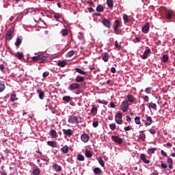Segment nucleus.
<instances>
[{"mask_svg":"<svg viewBox=\"0 0 175 175\" xmlns=\"http://www.w3.org/2000/svg\"><path fill=\"white\" fill-rule=\"evenodd\" d=\"M32 59L34 62L38 61L39 64H46V62H49V56L40 54L37 56L33 57Z\"/></svg>","mask_w":175,"mask_h":175,"instance_id":"nucleus-1","label":"nucleus"},{"mask_svg":"<svg viewBox=\"0 0 175 175\" xmlns=\"http://www.w3.org/2000/svg\"><path fill=\"white\" fill-rule=\"evenodd\" d=\"M115 121L118 125H122V113H121V112H118L116 113L115 116Z\"/></svg>","mask_w":175,"mask_h":175,"instance_id":"nucleus-2","label":"nucleus"},{"mask_svg":"<svg viewBox=\"0 0 175 175\" xmlns=\"http://www.w3.org/2000/svg\"><path fill=\"white\" fill-rule=\"evenodd\" d=\"M164 17L166 20H172L173 17V11L170 10H165L164 12Z\"/></svg>","mask_w":175,"mask_h":175,"instance_id":"nucleus-3","label":"nucleus"},{"mask_svg":"<svg viewBox=\"0 0 175 175\" xmlns=\"http://www.w3.org/2000/svg\"><path fill=\"white\" fill-rule=\"evenodd\" d=\"M120 107H121V110L125 113V111H128V109L129 107V103H128L127 100H124L122 101L121 105H120Z\"/></svg>","mask_w":175,"mask_h":175,"instance_id":"nucleus-4","label":"nucleus"},{"mask_svg":"<svg viewBox=\"0 0 175 175\" xmlns=\"http://www.w3.org/2000/svg\"><path fill=\"white\" fill-rule=\"evenodd\" d=\"M13 32H14V27H12L7 32V34L5 36L6 40H12V38L13 36Z\"/></svg>","mask_w":175,"mask_h":175,"instance_id":"nucleus-5","label":"nucleus"},{"mask_svg":"<svg viewBox=\"0 0 175 175\" xmlns=\"http://www.w3.org/2000/svg\"><path fill=\"white\" fill-rule=\"evenodd\" d=\"M79 89H80V84L77 83H71L68 86V90L70 91H75V90H79Z\"/></svg>","mask_w":175,"mask_h":175,"instance_id":"nucleus-6","label":"nucleus"},{"mask_svg":"<svg viewBox=\"0 0 175 175\" xmlns=\"http://www.w3.org/2000/svg\"><path fill=\"white\" fill-rule=\"evenodd\" d=\"M68 122L70 124H79V117L78 116H70L68 118Z\"/></svg>","mask_w":175,"mask_h":175,"instance_id":"nucleus-7","label":"nucleus"},{"mask_svg":"<svg viewBox=\"0 0 175 175\" xmlns=\"http://www.w3.org/2000/svg\"><path fill=\"white\" fill-rule=\"evenodd\" d=\"M111 139L115 143H117L118 144H122V139L120 138V137L117 135H112Z\"/></svg>","mask_w":175,"mask_h":175,"instance_id":"nucleus-8","label":"nucleus"},{"mask_svg":"<svg viewBox=\"0 0 175 175\" xmlns=\"http://www.w3.org/2000/svg\"><path fill=\"white\" fill-rule=\"evenodd\" d=\"M102 23L107 28H110L111 27V22L110 21L109 19L103 18L102 21Z\"/></svg>","mask_w":175,"mask_h":175,"instance_id":"nucleus-9","label":"nucleus"},{"mask_svg":"<svg viewBox=\"0 0 175 175\" xmlns=\"http://www.w3.org/2000/svg\"><path fill=\"white\" fill-rule=\"evenodd\" d=\"M63 133L64 135H65L66 136H68V137H70V136H72L73 135V131H72V129H62Z\"/></svg>","mask_w":175,"mask_h":175,"instance_id":"nucleus-10","label":"nucleus"},{"mask_svg":"<svg viewBox=\"0 0 175 175\" xmlns=\"http://www.w3.org/2000/svg\"><path fill=\"white\" fill-rule=\"evenodd\" d=\"M151 53V49H148L146 50L143 55H141L140 57L142 59H147V57H148V54Z\"/></svg>","mask_w":175,"mask_h":175,"instance_id":"nucleus-11","label":"nucleus"},{"mask_svg":"<svg viewBox=\"0 0 175 175\" xmlns=\"http://www.w3.org/2000/svg\"><path fill=\"white\" fill-rule=\"evenodd\" d=\"M81 139L83 143H87L90 140V135L88 134H83L81 136Z\"/></svg>","mask_w":175,"mask_h":175,"instance_id":"nucleus-12","label":"nucleus"},{"mask_svg":"<svg viewBox=\"0 0 175 175\" xmlns=\"http://www.w3.org/2000/svg\"><path fill=\"white\" fill-rule=\"evenodd\" d=\"M49 135L51 136L52 139H57V137H58V134H57V131L54 129L50 131Z\"/></svg>","mask_w":175,"mask_h":175,"instance_id":"nucleus-13","label":"nucleus"},{"mask_svg":"<svg viewBox=\"0 0 175 175\" xmlns=\"http://www.w3.org/2000/svg\"><path fill=\"white\" fill-rule=\"evenodd\" d=\"M148 31H150V23H146L142 28V32L144 33H148Z\"/></svg>","mask_w":175,"mask_h":175,"instance_id":"nucleus-14","label":"nucleus"},{"mask_svg":"<svg viewBox=\"0 0 175 175\" xmlns=\"http://www.w3.org/2000/svg\"><path fill=\"white\" fill-rule=\"evenodd\" d=\"M143 131H139V140H142V142H144L146 140V134L143 133Z\"/></svg>","mask_w":175,"mask_h":175,"instance_id":"nucleus-15","label":"nucleus"},{"mask_svg":"<svg viewBox=\"0 0 175 175\" xmlns=\"http://www.w3.org/2000/svg\"><path fill=\"white\" fill-rule=\"evenodd\" d=\"M102 59L104 61V62H107L109 61V53H102Z\"/></svg>","mask_w":175,"mask_h":175,"instance_id":"nucleus-16","label":"nucleus"},{"mask_svg":"<svg viewBox=\"0 0 175 175\" xmlns=\"http://www.w3.org/2000/svg\"><path fill=\"white\" fill-rule=\"evenodd\" d=\"M75 70H76V72H77V73H79L80 75H83L84 76H87V75H88V72H87L79 68H76Z\"/></svg>","mask_w":175,"mask_h":175,"instance_id":"nucleus-17","label":"nucleus"},{"mask_svg":"<svg viewBox=\"0 0 175 175\" xmlns=\"http://www.w3.org/2000/svg\"><path fill=\"white\" fill-rule=\"evenodd\" d=\"M121 27V21L120 20H116L114 23H113V28H120Z\"/></svg>","mask_w":175,"mask_h":175,"instance_id":"nucleus-18","label":"nucleus"},{"mask_svg":"<svg viewBox=\"0 0 175 175\" xmlns=\"http://www.w3.org/2000/svg\"><path fill=\"white\" fill-rule=\"evenodd\" d=\"M141 161L144 162V163L148 164L150 161L146 158V155L144 154H142L140 156Z\"/></svg>","mask_w":175,"mask_h":175,"instance_id":"nucleus-19","label":"nucleus"},{"mask_svg":"<svg viewBox=\"0 0 175 175\" xmlns=\"http://www.w3.org/2000/svg\"><path fill=\"white\" fill-rule=\"evenodd\" d=\"M47 144L48 146H50V147H53V148H55L57 147V142L55 141H48Z\"/></svg>","mask_w":175,"mask_h":175,"instance_id":"nucleus-20","label":"nucleus"},{"mask_svg":"<svg viewBox=\"0 0 175 175\" xmlns=\"http://www.w3.org/2000/svg\"><path fill=\"white\" fill-rule=\"evenodd\" d=\"M37 94H38V96L40 99H44V92L42 91V90H37Z\"/></svg>","mask_w":175,"mask_h":175,"instance_id":"nucleus-21","label":"nucleus"},{"mask_svg":"<svg viewBox=\"0 0 175 175\" xmlns=\"http://www.w3.org/2000/svg\"><path fill=\"white\" fill-rule=\"evenodd\" d=\"M167 163H168L169 169H173V159L168 158L167 159Z\"/></svg>","mask_w":175,"mask_h":175,"instance_id":"nucleus-22","label":"nucleus"},{"mask_svg":"<svg viewBox=\"0 0 175 175\" xmlns=\"http://www.w3.org/2000/svg\"><path fill=\"white\" fill-rule=\"evenodd\" d=\"M76 83H84V77L81 76H77L75 78Z\"/></svg>","mask_w":175,"mask_h":175,"instance_id":"nucleus-23","label":"nucleus"},{"mask_svg":"<svg viewBox=\"0 0 175 175\" xmlns=\"http://www.w3.org/2000/svg\"><path fill=\"white\" fill-rule=\"evenodd\" d=\"M127 100L128 102H130V103H133L135 102V97L132 96V94H129L127 96Z\"/></svg>","mask_w":175,"mask_h":175,"instance_id":"nucleus-24","label":"nucleus"},{"mask_svg":"<svg viewBox=\"0 0 175 175\" xmlns=\"http://www.w3.org/2000/svg\"><path fill=\"white\" fill-rule=\"evenodd\" d=\"M57 65L61 68H65V66L68 65V63L65 61H61L57 62Z\"/></svg>","mask_w":175,"mask_h":175,"instance_id":"nucleus-25","label":"nucleus"},{"mask_svg":"<svg viewBox=\"0 0 175 175\" xmlns=\"http://www.w3.org/2000/svg\"><path fill=\"white\" fill-rule=\"evenodd\" d=\"M53 167L56 172H61V170H62V168L60 167V165L57 163L53 164Z\"/></svg>","mask_w":175,"mask_h":175,"instance_id":"nucleus-26","label":"nucleus"},{"mask_svg":"<svg viewBox=\"0 0 175 175\" xmlns=\"http://www.w3.org/2000/svg\"><path fill=\"white\" fill-rule=\"evenodd\" d=\"M61 151L64 152V154H68L69 152V147L67 145H65L63 148H61Z\"/></svg>","mask_w":175,"mask_h":175,"instance_id":"nucleus-27","label":"nucleus"},{"mask_svg":"<svg viewBox=\"0 0 175 175\" xmlns=\"http://www.w3.org/2000/svg\"><path fill=\"white\" fill-rule=\"evenodd\" d=\"M5 88H6L5 86V82L0 81V92H3V91H5Z\"/></svg>","mask_w":175,"mask_h":175,"instance_id":"nucleus-28","label":"nucleus"},{"mask_svg":"<svg viewBox=\"0 0 175 175\" xmlns=\"http://www.w3.org/2000/svg\"><path fill=\"white\" fill-rule=\"evenodd\" d=\"M15 57L18 58V59H23V58H24V54L22 52H17L15 53Z\"/></svg>","mask_w":175,"mask_h":175,"instance_id":"nucleus-29","label":"nucleus"},{"mask_svg":"<svg viewBox=\"0 0 175 175\" xmlns=\"http://www.w3.org/2000/svg\"><path fill=\"white\" fill-rule=\"evenodd\" d=\"M151 124H152V118H151V116H148L145 124L151 125Z\"/></svg>","mask_w":175,"mask_h":175,"instance_id":"nucleus-30","label":"nucleus"},{"mask_svg":"<svg viewBox=\"0 0 175 175\" xmlns=\"http://www.w3.org/2000/svg\"><path fill=\"white\" fill-rule=\"evenodd\" d=\"M107 5L109 9H113V0H107Z\"/></svg>","mask_w":175,"mask_h":175,"instance_id":"nucleus-31","label":"nucleus"},{"mask_svg":"<svg viewBox=\"0 0 175 175\" xmlns=\"http://www.w3.org/2000/svg\"><path fill=\"white\" fill-rule=\"evenodd\" d=\"M148 107L149 109H153V110H157V104L154 103H149Z\"/></svg>","mask_w":175,"mask_h":175,"instance_id":"nucleus-32","label":"nucleus"},{"mask_svg":"<svg viewBox=\"0 0 175 175\" xmlns=\"http://www.w3.org/2000/svg\"><path fill=\"white\" fill-rule=\"evenodd\" d=\"M21 42H23V40L20 38H16V40L15 42V46L16 47H18L20 44H21Z\"/></svg>","mask_w":175,"mask_h":175,"instance_id":"nucleus-33","label":"nucleus"},{"mask_svg":"<svg viewBox=\"0 0 175 175\" xmlns=\"http://www.w3.org/2000/svg\"><path fill=\"white\" fill-rule=\"evenodd\" d=\"M94 172L95 173V174L100 175L102 174V170H100V168L99 167H96L94 170Z\"/></svg>","mask_w":175,"mask_h":175,"instance_id":"nucleus-34","label":"nucleus"},{"mask_svg":"<svg viewBox=\"0 0 175 175\" xmlns=\"http://www.w3.org/2000/svg\"><path fill=\"white\" fill-rule=\"evenodd\" d=\"M123 20H124L125 24L129 23V21H131V20H129V16H128V15H126V14L123 15Z\"/></svg>","mask_w":175,"mask_h":175,"instance_id":"nucleus-35","label":"nucleus"},{"mask_svg":"<svg viewBox=\"0 0 175 175\" xmlns=\"http://www.w3.org/2000/svg\"><path fill=\"white\" fill-rule=\"evenodd\" d=\"M155 151H157V148H150L148 151V154H149V155L155 154Z\"/></svg>","mask_w":175,"mask_h":175,"instance_id":"nucleus-36","label":"nucleus"},{"mask_svg":"<svg viewBox=\"0 0 175 175\" xmlns=\"http://www.w3.org/2000/svg\"><path fill=\"white\" fill-rule=\"evenodd\" d=\"M32 174L33 175H40V169L36 168V169L33 170Z\"/></svg>","mask_w":175,"mask_h":175,"instance_id":"nucleus-37","label":"nucleus"},{"mask_svg":"<svg viewBox=\"0 0 175 175\" xmlns=\"http://www.w3.org/2000/svg\"><path fill=\"white\" fill-rule=\"evenodd\" d=\"M63 100L64 102H66V103H69L70 100H71L70 99V96H65L63 97Z\"/></svg>","mask_w":175,"mask_h":175,"instance_id":"nucleus-38","label":"nucleus"},{"mask_svg":"<svg viewBox=\"0 0 175 175\" xmlns=\"http://www.w3.org/2000/svg\"><path fill=\"white\" fill-rule=\"evenodd\" d=\"M85 155L87 158H92V153L90 150H86Z\"/></svg>","mask_w":175,"mask_h":175,"instance_id":"nucleus-39","label":"nucleus"},{"mask_svg":"<svg viewBox=\"0 0 175 175\" xmlns=\"http://www.w3.org/2000/svg\"><path fill=\"white\" fill-rule=\"evenodd\" d=\"M135 122L137 124V125H140V124H142V122L140 121V117L136 116L135 118Z\"/></svg>","mask_w":175,"mask_h":175,"instance_id":"nucleus-40","label":"nucleus"},{"mask_svg":"<svg viewBox=\"0 0 175 175\" xmlns=\"http://www.w3.org/2000/svg\"><path fill=\"white\" fill-rule=\"evenodd\" d=\"M62 36H68L69 32L68 29H64L62 30Z\"/></svg>","mask_w":175,"mask_h":175,"instance_id":"nucleus-41","label":"nucleus"},{"mask_svg":"<svg viewBox=\"0 0 175 175\" xmlns=\"http://www.w3.org/2000/svg\"><path fill=\"white\" fill-rule=\"evenodd\" d=\"M77 159H78V161H80L81 162H84L85 158H84V156H83V154H78L77 155Z\"/></svg>","mask_w":175,"mask_h":175,"instance_id":"nucleus-42","label":"nucleus"},{"mask_svg":"<svg viewBox=\"0 0 175 175\" xmlns=\"http://www.w3.org/2000/svg\"><path fill=\"white\" fill-rule=\"evenodd\" d=\"M167 61H169V56H167V55H163V62H164V64H166V62H167Z\"/></svg>","mask_w":175,"mask_h":175,"instance_id":"nucleus-43","label":"nucleus"},{"mask_svg":"<svg viewBox=\"0 0 175 175\" xmlns=\"http://www.w3.org/2000/svg\"><path fill=\"white\" fill-rule=\"evenodd\" d=\"M103 6L102 5H100L98 6H97L96 8V12H103Z\"/></svg>","mask_w":175,"mask_h":175,"instance_id":"nucleus-44","label":"nucleus"},{"mask_svg":"<svg viewBox=\"0 0 175 175\" xmlns=\"http://www.w3.org/2000/svg\"><path fill=\"white\" fill-rule=\"evenodd\" d=\"M53 17L56 20V21H59V18H61V15L58 13H56L54 14Z\"/></svg>","mask_w":175,"mask_h":175,"instance_id":"nucleus-45","label":"nucleus"},{"mask_svg":"<svg viewBox=\"0 0 175 175\" xmlns=\"http://www.w3.org/2000/svg\"><path fill=\"white\" fill-rule=\"evenodd\" d=\"M18 98L16 96V94L11 95L10 100L12 102H15V100H17Z\"/></svg>","mask_w":175,"mask_h":175,"instance_id":"nucleus-46","label":"nucleus"},{"mask_svg":"<svg viewBox=\"0 0 175 175\" xmlns=\"http://www.w3.org/2000/svg\"><path fill=\"white\" fill-rule=\"evenodd\" d=\"M109 128H110V129H111V131L116 130V123H111V124H109Z\"/></svg>","mask_w":175,"mask_h":175,"instance_id":"nucleus-47","label":"nucleus"},{"mask_svg":"<svg viewBox=\"0 0 175 175\" xmlns=\"http://www.w3.org/2000/svg\"><path fill=\"white\" fill-rule=\"evenodd\" d=\"M98 163L100 165V166H102V167H105V163L103 161V159H102V158H100L98 159Z\"/></svg>","mask_w":175,"mask_h":175,"instance_id":"nucleus-48","label":"nucleus"},{"mask_svg":"<svg viewBox=\"0 0 175 175\" xmlns=\"http://www.w3.org/2000/svg\"><path fill=\"white\" fill-rule=\"evenodd\" d=\"M115 47L117 50H121V45L118 44V41L115 42Z\"/></svg>","mask_w":175,"mask_h":175,"instance_id":"nucleus-49","label":"nucleus"},{"mask_svg":"<svg viewBox=\"0 0 175 175\" xmlns=\"http://www.w3.org/2000/svg\"><path fill=\"white\" fill-rule=\"evenodd\" d=\"M75 51H70L67 53L68 57H73L75 55Z\"/></svg>","mask_w":175,"mask_h":175,"instance_id":"nucleus-50","label":"nucleus"},{"mask_svg":"<svg viewBox=\"0 0 175 175\" xmlns=\"http://www.w3.org/2000/svg\"><path fill=\"white\" fill-rule=\"evenodd\" d=\"M96 111H98V108H96V107H93L92 110H91L92 114H94V113H96Z\"/></svg>","mask_w":175,"mask_h":175,"instance_id":"nucleus-51","label":"nucleus"},{"mask_svg":"<svg viewBox=\"0 0 175 175\" xmlns=\"http://www.w3.org/2000/svg\"><path fill=\"white\" fill-rule=\"evenodd\" d=\"M149 132L152 134V135H155V133H157V130L154 129H150L149 130Z\"/></svg>","mask_w":175,"mask_h":175,"instance_id":"nucleus-52","label":"nucleus"},{"mask_svg":"<svg viewBox=\"0 0 175 175\" xmlns=\"http://www.w3.org/2000/svg\"><path fill=\"white\" fill-rule=\"evenodd\" d=\"M151 90H152V88H147L145 90V92H146V94H150V93H151Z\"/></svg>","mask_w":175,"mask_h":175,"instance_id":"nucleus-53","label":"nucleus"},{"mask_svg":"<svg viewBox=\"0 0 175 175\" xmlns=\"http://www.w3.org/2000/svg\"><path fill=\"white\" fill-rule=\"evenodd\" d=\"M94 128H96L98 126V125H99V123L98 122V121H94L93 122V124H92Z\"/></svg>","mask_w":175,"mask_h":175,"instance_id":"nucleus-54","label":"nucleus"},{"mask_svg":"<svg viewBox=\"0 0 175 175\" xmlns=\"http://www.w3.org/2000/svg\"><path fill=\"white\" fill-rule=\"evenodd\" d=\"M131 129H132V126H127L124 127V131L126 132L128 131H131Z\"/></svg>","mask_w":175,"mask_h":175,"instance_id":"nucleus-55","label":"nucleus"},{"mask_svg":"<svg viewBox=\"0 0 175 175\" xmlns=\"http://www.w3.org/2000/svg\"><path fill=\"white\" fill-rule=\"evenodd\" d=\"M114 33L116 35H120V31H118V29L117 28H113Z\"/></svg>","mask_w":175,"mask_h":175,"instance_id":"nucleus-56","label":"nucleus"},{"mask_svg":"<svg viewBox=\"0 0 175 175\" xmlns=\"http://www.w3.org/2000/svg\"><path fill=\"white\" fill-rule=\"evenodd\" d=\"M87 3L88 5H89V6H94V2H92V1H88Z\"/></svg>","mask_w":175,"mask_h":175,"instance_id":"nucleus-57","label":"nucleus"},{"mask_svg":"<svg viewBox=\"0 0 175 175\" xmlns=\"http://www.w3.org/2000/svg\"><path fill=\"white\" fill-rule=\"evenodd\" d=\"M162 169H166L167 167V165H166L165 163H162L161 165Z\"/></svg>","mask_w":175,"mask_h":175,"instance_id":"nucleus-58","label":"nucleus"},{"mask_svg":"<svg viewBox=\"0 0 175 175\" xmlns=\"http://www.w3.org/2000/svg\"><path fill=\"white\" fill-rule=\"evenodd\" d=\"M50 75L49 72H44L43 73V77H48V76Z\"/></svg>","mask_w":175,"mask_h":175,"instance_id":"nucleus-59","label":"nucleus"},{"mask_svg":"<svg viewBox=\"0 0 175 175\" xmlns=\"http://www.w3.org/2000/svg\"><path fill=\"white\" fill-rule=\"evenodd\" d=\"M163 107H165V109H167L169 107V105L167 104V102H165L163 104Z\"/></svg>","mask_w":175,"mask_h":175,"instance_id":"nucleus-60","label":"nucleus"},{"mask_svg":"<svg viewBox=\"0 0 175 175\" xmlns=\"http://www.w3.org/2000/svg\"><path fill=\"white\" fill-rule=\"evenodd\" d=\"M126 120L128 122H131V121H132V119L129 116H126Z\"/></svg>","mask_w":175,"mask_h":175,"instance_id":"nucleus-61","label":"nucleus"},{"mask_svg":"<svg viewBox=\"0 0 175 175\" xmlns=\"http://www.w3.org/2000/svg\"><path fill=\"white\" fill-rule=\"evenodd\" d=\"M144 100H145L146 102H148V100H150V98H148V96H145L144 97Z\"/></svg>","mask_w":175,"mask_h":175,"instance_id":"nucleus-62","label":"nucleus"},{"mask_svg":"<svg viewBox=\"0 0 175 175\" xmlns=\"http://www.w3.org/2000/svg\"><path fill=\"white\" fill-rule=\"evenodd\" d=\"M110 106L112 109H114L116 107V105L114 104V103L112 101L110 103Z\"/></svg>","mask_w":175,"mask_h":175,"instance_id":"nucleus-63","label":"nucleus"},{"mask_svg":"<svg viewBox=\"0 0 175 175\" xmlns=\"http://www.w3.org/2000/svg\"><path fill=\"white\" fill-rule=\"evenodd\" d=\"M111 72L112 73H116V68L112 67V68H111Z\"/></svg>","mask_w":175,"mask_h":175,"instance_id":"nucleus-64","label":"nucleus"}]
</instances>
